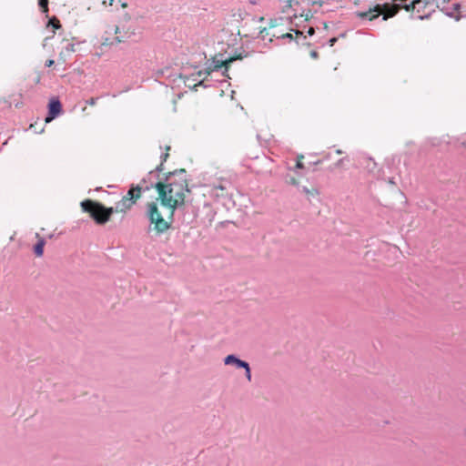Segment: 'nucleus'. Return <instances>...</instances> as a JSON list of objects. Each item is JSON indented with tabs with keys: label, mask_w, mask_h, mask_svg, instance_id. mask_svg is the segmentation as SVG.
Instances as JSON below:
<instances>
[{
	"label": "nucleus",
	"mask_w": 466,
	"mask_h": 466,
	"mask_svg": "<svg viewBox=\"0 0 466 466\" xmlns=\"http://www.w3.org/2000/svg\"><path fill=\"white\" fill-rule=\"evenodd\" d=\"M310 11H309V13L307 14H304V12H302L299 16H304V21H309L310 19V17L312 16L311 15H309Z\"/></svg>",
	"instance_id": "39"
},
{
	"label": "nucleus",
	"mask_w": 466,
	"mask_h": 466,
	"mask_svg": "<svg viewBox=\"0 0 466 466\" xmlns=\"http://www.w3.org/2000/svg\"><path fill=\"white\" fill-rule=\"evenodd\" d=\"M64 113L63 105L58 96H52L47 103V113L45 121L49 123Z\"/></svg>",
	"instance_id": "6"
},
{
	"label": "nucleus",
	"mask_w": 466,
	"mask_h": 466,
	"mask_svg": "<svg viewBox=\"0 0 466 466\" xmlns=\"http://www.w3.org/2000/svg\"><path fill=\"white\" fill-rule=\"evenodd\" d=\"M165 149H166V152L168 153V151L171 149V147L170 146H166Z\"/></svg>",
	"instance_id": "51"
},
{
	"label": "nucleus",
	"mask_w": 466,
	"mask_h": 466,
	"mask_svg": "<svg viewBox=\"0 0 466 466\" xmlns=\"http://www.w3.org/2000/svg\"><path fill=\"white\" fill-rule=\"evenodd\" d=\"M346 35H347V32H343V33H340L338 37L344 38V37H346Z\"/></svg>",
	"instance_id": "46"
},
{
	"label": "nucleus",
	"mask_w": 466,
	"mask_h": 466,
	"mask_svg": "<svg viewBox=\"0 0 466 466\" xmlns=\"http://www.w3.org/2000/svg\"><path fill=\"white\" fill-rule=\"evenodd\" d=\"M90 202H86V204H89ZM92 204L96 205L100 210L105 212V215L103 218H96L94 216V223L97 226H104L106 225L110 219L113 214L116 212H120L119 210H116L115 207H106L102 202H91Z\"/></svg>",
	"instance_id": "7"
},
{
	"label": "nucleus",
	"mask_w": 466,
	"mask_h": 466,
	"mask_svg": "<svg viewBox=\"0 0 466 466\" xmlns=\"http://www.w3.org/2000/svg\"><path fill=\"white\" fill-rule=\"evenodd\" d=\"M49 0H38L37 5L39 7V10L42 14H44L46 16H48L49 15V7H48Z\"/></svg>",
	"instance_id": "20"
},
{
	"label": "nucleus",
	"mask_w": 466,
	"mask_h": 466,
	"mask_svg": "<svg viewBox=\"0 0 466 466\" xmlns=\"http://www.w3.org/2000/svg\"><path fill=\"white\" fill-rule=\"evenodd\" d=\"M127 5L126 3H122V4H121V6H122V7H127Z\"/></svg>",
	"instance_id": "56"
},
{
	"label": "nucleus",
	"mask_w": 466,
	"mask_h": 466,
	"mask_svg": "<svg viewBox=\"0 0 466 466\" xmlns=\"http://www.w3.org/2000/svg\"><path fill=\"white\" fill-rule=\"evenodd\" d=\"M208 76H206L203 79L199 80L198 82L195 83L192 86V90H197L198 86H202L204 88L208 87L209 86L206 84Z\"/></svg>",
	"instance_id": "23"
},
{
	"label": "nucleus",
	"mask_w": 466,
	"mask_h": 466,
	"mask_svg": "<svg viewBox=\"0 0 466 466\" xmlns=\"http://www.w3.org/2000/svg\"><path fill=\"white\" fill-rule=\"evenodd\" d=\"M3 101H4V103H5V104H6V105H7V106H8V107H11V106H12V103H11L10 101H8V100H6V99H4Z\"/></svg>",
	"instance_id": "47"
},
{
	"label": "nucleus",
	"mask_w": 466,
	"mask_h": 466,
	"mask_svg": "<svg viewBox=\"0 0 466 466\" xmlns=\"http://www.w3.org/2000/svg\"><path fill=\"white\" fill-rule=\"evenodd\" d=\"M145 183H147V179H141L138 184H131L127 195H125L124 197L132 201L133 198H136V196H137L138 200L143 192L148 191L151 188H153V187H150V184L144 186Z\"/></svg>",
	"instance_id": "8"
},
{
	"label": "nucleus",
	"mask_w": 466,
	"mask_h": 466,
	"mask_svg": "<svg viewBox=\"0 0 466 466\" xmlns=\"http://www.w3.org/2000/svg\"><path fill=\"white\" fill-rule=\"evenodd\" d=\"M323 162V159H319L315 162H310L309 165H314V166H317V165H319Z\"/></svg>",
	"instance_id": "45"
},
{
	"label": "nucleus",
	"mask_w": 466,
	"mask_h": 466,
	"mask_svg": "<svg viewBox=\"0 0 466 466\" xmlns=\"http://www.w3.org/2000/svg\"><path fill=\"white\" fill-rule=\"evenodd\" d=\"M24 103L22 101H17L15 103V106L16 108H21L23 106Z\"/></svg>",
	"instance_id": "44"
},
{
	"label": "nucleus",
	"mask_w": 466,
	"mask_h": 466,
	"mask_svg": "<svg viewBox=\"0 0 466 466\" xmlns=\"http://www.w3.org/2000/svg\"><path fill=\"white\" fill-rule=\"evenodd\" d=\"M54 35H55L53 34L52 35H50V36H46V37L44 39V41H43V45H42V46H43V47H46V46L47 43H48V42H50V40L54 38Z\"/></svg>",
	"instance_id": "36"
},
{
	"label": "nucleus",
	"mask_w": 466,
	"mask_h": 466,
	"mask_svg": "<svg viewBox=\"0 0 466 466\" xmlns=\"http://www.w3.org/2000/svg\"><path fill=\"white\" fill-rule=\"evenodd\" d=\"M299 188L300 191H302L303 193H305L307 195L309 200L310 199V196L319 194V191L316 188L309 189L306 186H302V187L299 186Z\"/></svg>",
	"instance_id": "21"
},
{
	"label": "nucleus",
	"mask_w": 466,
	"mask_h": 466,
	"mask_svg": "<svg viewBox=\"0 0 466 466\" xmlns=\"http://www.w3.org/2000/svg\"><path fill=\"white\" fill-rule=\"evenodd\" d=\"M304 158V156L303 155H298L297 156V160L296 161H302V159Z\"/></svg>",
	"instance_id": "48"
},
{
	"label": "nucleus",
	"mask_w": 466,
	"mask_h": 466,
	"mask_svg": "<svg viewBox=\"0 0 466 466\" xmlns=\"http://www.w3.org/2000/svg\"><path fill=\"white\" fill-rule=\"evenodd\" d=\"M191 217H192V216H189V215L187 213V215H186V219H189V218H191Z\"/></svg>",
	"instance_id": "55"
},
{
	"label": "nucleus",
	"mask_w": 466,
	"mask_h": 466,
	"mask_svg": "<svg viewBox=\"0 0 466 466\" xmlns=\"http://www.w3.org/2000/svg\"><path fill=\"white\" fill-rule=\"evenodd\" d=\"M224 364L228 366H235L236 369H243L247 363H248L246 360H241L238 355L236 354H228L227 355L224 360Z\"/></svg>",
	"instance_id": "11"
},
{
	"label": "nucleus",
	"mask_w": 466,
	"mask_h": 466,
	"mask_svg": "<svg viewBox=\"0 0 466 466\" xmlns=\"http://www.w3.org/2000/svg\"><path fill=\"white\" fill-rule=\"evenodd\" d=\"M338 39H339V37H337V36L330 37V38L328 40L327 44H328L329 46H333L337 43Z\"/></svg>",
	"instance_id": "35"
},
{
	"label": "nucleus",
	"mask_w": 466,
	"mask_h": 466,
	"mask_svg": "<svg viewBox=\"0 0 466 466\" xmlns=\"http://www.w3.org/2000/svg\"><path fill=\"white\" fill-rule=\"evenodd\" d=\"M315 34V29L313 27H309L307 31V35L309 36H312Z\"/></svg>",
	"instance_id": "43"
},
{
	"label": "nucleus",
	"mask_w": 466,
	"mask_h": 466,
	"mask_svg": "<svg viewBox=\"0 0 466 466\" xmlns=\"http://www.w3.org/2000/svg\"><path fill=\"white\" fill-rule=\"evenodd\" d=\"M336 153H337V154H339V155H340V154H342L343 152H342V150L338 149V150H336Z\"/></svg>",
	"instance_id": "54"
},
{
	"label": "nucleus",
	"mask_w": 466,
	"mask_h": 466,
	"mask_svg": "<svg viewBox=\"0 0 466 466\" xmlns=\"http://www.w3.org/2000/svg\"><path fill=\"white\" fill-rule=\"evenodd\" d=\"M47 22L46 24V28H52V32L55 35L56 31L62 28V24L56 15L46 16Z\"/></svg>",
	"instance_id": "16"
},
{
	"label": "nucleus",
	"mask_w": 466,
	"mask_h": 466,
	"mask_svg": "<svg viewBox=\"0 0 466 466\" xmlns=\"http://www.w3.org/2000/svg\"><path fill=\"white\" fill-rule=\"evenodd\" d=\"M169 157V154L167 152H165V153H162L161 156H160V164L159 165H162V167H164V163L167 160V158ZM165 169V167H163Z\"/></svg>",
	"instance_id": "29"
},
{
	"label": "nucleus",
	"mask_w": 466,
	"mask_h": 466,
	"mask_svg": "<svg viewBox=\"0 0 466 466\" xmlns=\"http://www.w3.org/2000/svg\"><path fill=\"white\" fill-rule=\"evenodd\" d=\"M64 51L66 52L67 54H69L71 52H76L75 45L74 44H67L66 46L65 47Z\"/></svg>",
	"instance_id": "31"
},
{
	"label": "nucleus",
	"mask_w": 466,
	"mask_h": 466,
	"mask_svg": "<svg viewBox=\"0 0 466 466\" xmlns=\"http://www.w3.org/2000/svg\"><path fill=\"white\" fill-rule=\"evenodd\" d=\"M231 64H225V66H223L224 67V70L222 71V76H226L228 78H229V76H228V70H229V66H230Z\"/></svg>",
	"instance_id": "32"
},
{
	"label": "nucleus",
	"mask_w": 466,
	"mask_h": 466,
	"mask_svg": "<svg viewBox=\"0 0 466 466\" xmlns=\"http://www.w3.org/2000/svg\"><path fill=\"white\" fill-rule=\"evenodd\" d=\"M285 180L286 183L299 187V183L294 177L287 175Z\"/></svg>",
	"instance_id": "24"
},
{
	"label": "nucleus",
	"mask_w": 466,
	"mask_h": 466,
	"mask_svg": "<svg viewBox=\"0 0 466 466\" xmlns=\"http://www.w3.org/2000/svg\"><path fill=\"white\" fill-rule=\"evenodd\" d=\"M264 20V17L259 18V22H262Z\"/></svg>",
	"instance_id": "60"
},
{
	"label": "nucleus",
	"mask_w": 466,
	"mask_h": 466,
	"mask_svg": "<svg viewBox=\"0 0 466 466\" xmlns=\"http://www.w3.org/2000/svg\"><path fill=\"white\" fill-rule=\"evenodd\" d=\"M225 64H228L227 59H218L217 56L212 57L211 61L207 62V66L203 70H199L197 72V75L198 76H201L203 75L210 76L212 72L214 71H219L223 68Z\"/></svg>",
	"instance_id": "10"
},
{
	"label": "nucleus",
	"mask_w": 466,
	"mask_h": 466,
	"mask_svg": "<svg viewBox=\"0 0 466 466\" xmlns=\"http://www.w3.org/2000/svg\"><path fill=\"white\" fill-rule=\"evenodd\" d=\"M250 3L253 4V5L257 4V2L255 0H250Z\"/></svg>",
	"instance_id": "57"
},
{
	"label": "nucleus",
	"mask_w": 466,
	"mask_h": 466,
	"mask_svg": "<svg viewBox=\"0 0 466 466\" xmlns=\"http://www.w3.org/2000/svg\"><path fill=\"white\" fill-rule=\"evenodd\" d=\"M118 32H119V28H118V27H116V34H118Z\"/></svg>",
	"instance_id": "59"
},
{
	"label": "nucleus",
	"mask_w": 466,
	"mask_h": 466,
	"mask_svg": "<svg viewBox=\"0 0 466 466\" xmlns=\"http://www.w3.org/2000/svg\"><path fill=\"white\" fill-rule=\"evenodd\" d=\"M164 168L162 165H158L154 170H151L147 173V177H143L142 179H147V183L145 185H149L152 182H157L158 180H161L162 175H163Z\"/></svg>",
	"instance_id": "12"
},
{
	"label": "nucleus",
	"mask_w": 466,
	"mask_h": 466,
	"mask_svg": "<svg viewBox=\"0 0 466 466\" xmlns=\"http://www.w3.org/2000/svg\"><path fill=\"white\" fill-rule=\"evenodd\" d=\"M55 65V60L54 59H47L46 62H45V66L46 67H51Z\"/></svg>",
	"instance_id": "38"
},
{
	"label": "nucleus",
	"mask_w": 466,
	"mask_h": 466,
	"mask_svg": "<svg viewBox=\"0 0 466 466\" xmlns=\"http://www.w3.org/2000/svg\"><path fill=\"white\" fill-rule=\"evenodd\" d=\"M282 39H288L289 41H293L295 40L297 44H299V41L296 37L293 36V35L291 33H286V34H283L281 36H280Z\"/></svg>",
	"instance_id": "27"
},
{
	"label": "nucleus",
	"mask_w": 466,
	"mask_h": 466,
	"mask_svg": "<svg viewBox=\"0 0 466 466\" xmlns=\"http://www.w3.org/2000/svg\"><path fill=\"white\" fill-rule=\"evenodd\" d=\"M157 201L163 208L169 209L167 218L174 222L175 213L185 206V202H188L186 194L177 193V196L160 193Z\"/></svg>",
	"instance_id": "4"
},
{
	"label": "nucleus",
	"mask_w": 466,
	"mask_h": 466,
	"mask_svg": "<svg viewBox=\"0 0 466 466\" xmlns=\"http://www.w3.org/2000/svg\"><path fill=\"white\" fill-rule=\"evenodd\" d=\"M291 31H293L297 36H303L304 39L307 38V35H303V33L299 30H297V29H291Z\"/></svg>",
	"instance_id": "40"
},
{
	"label": "nucleus",
	"mask_w": 466,
	"mask_h": 466,
	"mask_svg": "<svg viewBox=\"0 0 466 466\" xmlns=\"http://www.w3.org/2000/svg\"><path fill=\"white\" fill-rule=\"evenodd\" d=\"M254 51L248 52L244 48V45L234 50V54L227 58L228 64H232L236 60H242L248 57Z\"/></svg>",
	"instance_id": "13"
},
{
	"label": "nucleus",
	"mask_w": 466,
	"mask_h": 466,
	"mask_svg": "<svg viewBox=\"0 0 466 466\" xmlns=\"http://www.w3.org/2000/svg\"><path fill=\"white\" fill-rule=\"evenodd\" d=\"M245 370V377L246 379L250 382L252 380V373H251V368L249 363H247V365L243 368Z\"/></svg>",
	"instance_id": "25"
},
{
	"label": "nucleus",
	"mask_w": 466,
	"mask_h": 466,
	"mask_svg": "<svg viewBox=\"0 0 466 466\" xmlns=\"http://www.w3.org/2000/svg\"><path fill=\"white\" fill-rule=\"evenodd\" d=\"M350 159L348 157H342V158H339L337 162L334 163V168H339V167H344L345 165V162H349Z\"/></svg>",
	"instance_id": "26"
},
{
	"label": "nucleus",
	"mask_w": 466,
	"mask_h": 466,
	"mask_svg": "<svg viewBox=\"0 0 466 466\" xmlns=\"http://www.w3.org/2000/svg\"><path fill=\"white\" fill-rule=\"evenodd\" d=\"M217 188H219V189H221V190H224V189H225V187H224L223 186H221V185L218 186V187H217Z\"/></svg>",
	"instance_id": "52"
},
{
	"label": "nucleus",
	"mask_w": 466,
	"mask_h": 466,
	"mask_svg": "<svg viewBox=\"0 0 466 466\" xmlns=\"http://www.w3.org/2000/svg\"><path fill=\"white\" fill-rule=\"evenodd\" d=\"M297 17H298V15L294 14L293 16L289 17V22L292 23L293 19L297 18Z\"/></svg>",
	"instance_id": "50"
},
{
	"label": "nucleus",
	"mask_w": 466,
	"mask_h": 466,
	"mask_svg": "<svg viewBox=\"0 0 466 466\" xmlns=\"http://www.w3.org/2000/svg\"><path fill=\"white\" fill-rule=\"evenodd\" d=\"M407 1L391 0V3L376 4L367 11H357L355 14L361 20L372 21L382 15V20L387 21L389 18L395 16L401 8L407 12L414 13L417 5L423 3V0H412L409 4Z\"/></svg>",
	"instance_id": "1"
},
{
	"label": "nucleus",
	"mask_w": 466,
	"mask_h": 466,
	"mask_svg": "<svg viewBox=\"0 0 466 466\" xmlns=\"http://www.w3.org/2000/svg\"><path fill=\"white\" fill-rule=\"evenodd\" d=\"M114 2H115V0H108V2L104 1L103 3H104L105 5H106V3H108V5H113V3H114Z\"/></svg>",
	"instance_id": "49"
},
{
	"label": "nucleus",
	"mask_w": 466,
	"mask_h": 466,
	"mask_svg": "<svg viewBox=\"0 0 466 466\" xmlns=\"http://www.w3.org/2000/svg\"><path fill=\"white\" fill-rule=\"evenodd\" d=\"M116 40L117 42H119V43H120V42H123V40H121L119 36H116Z\"/></svg>",
	"instance_id": "53"
},
{
	"label": "nucleus",
	"mask_w": 466,
	"mask_h": 466,
	"mask_svg": "<svg viewBox=\"0 0 466 466\" xmlns=\"http://www.w3.org/2000/svg\"><path fill=\"white\" fill-rule=\"evenodd\" d=\"M293 5H299V2L297 1V0H287L286 1V5L282 7L281 12L282 13H287L288 10L292 7Z\"/></svg>",
	"instance_id": "22"
},
{
	"label": "nucleus",
	"mask_w": 466,
	"mask_h": 466,
	"mask_svg": "<svg viewBox=\"0 0 466 466\" xmlns=\"http://www.w3.org/2000/svg\"><path fill=\"white\" fill-rule=\"evenodd\" d=\"M324 3V0H314L312 1V5H318L319 6H321Z\"/></svg>",
	"instance_id": "42"
},
{
	"label": "nucleus",
	"mask_w": 466,
	"mask_h": 466,
	"mask_svg": "<svg viewBox=\"0 0 466 466\" xmlns=\"http://www.w3.org/2000/svg\"><path fill=\"white\" fill-rule=\"evenodd\" d=\"M329 155H327V156L323 158V160H324V159H326V158H329Z\"/></svg>",
	"instance_id": "61"
},
{
	"label": "nucleus",
	"mask_w": 466,
	"mask_h": 466,
	"mask_svg": "<svg viewBox=\"0 0 466 466\" xmlns=\"http://www.w3.org/2000/svg\"><path fill=\"white\" fill-rule=\"evenodd\" d=\"M137 201V196L136 198H133V200L130 201L126 197H122L121 200L116 203V210H119L120 212H126L127 210H129L133 205H135Z\"/></svg>",
	"instance_id": "14"
},
{
	"label": "nucleus",
	"mask_w": 466,
	"mask_h": 466,
	"mask_svg": "<svg viewBox=\"0 0 466 466\" xmlns=\"http://www.w3.org/2000/svg\"><path fill=\"white\" fill-rule=\"evenodd\" d=\"M430 4H431V2L423 0V3H420V5H417V8L415 9V12L418 14L417 17L420 20L429 19L431 17V12H430V13H428L426 15H421L420 14V13L424 12L425 8Z\"/></svg>",
	"instance_id": "17"
},
{
	"label": "nucleus",
	"mask_w": 466,
	"mask_h": 466,
	"mask_svg": "<svg viewBox=\"0 0 466 466\" xmlns=\"http://www.w3.org/2000/svg\"><path fill=\"white\" fill-rule=\"evenodd\" d=\"M436 7L447 16L455 19V21H460L462 18L461 14L462 5L461 3H452L450 5V0H437Z\"/></svg>",
	"instance_id": "5"
},
{
	"label": "nucleus",
	"mask_w": 466,
	"mask_h": 466,
	"mask_svg": "<svg viewBox=\"0 0 466 466\" xmlns=\"http://www.w3.org/2000/svg\"><path fill=\"white\" fill-rule=\"evenodd\" d=\"M290 170H304L306 169L305 164L302 161H296L294 168L289 167Z\"/></svg>",
	"instance_id": "28"
},
{
	"label": "nucleus",
	"mask_w": 466,
	"mask_h": 466,
	"mask_svg": "<svg viewBox=\"0 0 466 466\" xmlns=\"http://www.w3.org/2000/svg\"><path fill=\"white\" fill-rule=\"evenodd\" d=\"M309 56L313 59H318L319 57V52L316 50L310 51Z\"/></svg>",
	"instance_id": "37"
},
{
	"label": "nucleus",
	"mask_w": 466,
	"mask_h": 466,
	"mask_svg": "<svg viewBox=\"0 0 466 466\" xmlns=\"http://www.w3.org/2000/svg\"><path fill=\"white\" fill-rule=\"evenodd\" d=\"M35 237L38 238L37 241L33 245V253L35 257L41 258L44 255L46 239L41 238L38 233L35 234Z\"/></svg>",
	"instance_id": "15"
},
{
	"label": "nucleus",
	"mask_w": 466,
	"mask_h": 466,
	"mask_svg": "<svg viewBox=\"0 0 466 466\" xmlns=\"http://www.w3.org/2000/svg\"><path fill=\"white\" fill-rule=\"evenodd\" d=\"M37 130H38V127H35V132L37 133L38 132Z\"/></svg>",
	"instance_id": "63"
},
{
	"label": "nucleus",
	"mask_w": 466,
	"mask_h": 466,
	"mask_svg": "<svg viewBox=\"0 0 466 466\" xmlns=\"http://www.w3.org/2000/svg\"><path fill=\"white\" fill-rule=\"evenodd\" d=\"M186 175L187 170L185 168L163 173L161 180L152 182L150 187L156 188L158 195L166 193L167 195L177 196V193H190L191 187L188 185L190 179L187 178Z\"/></svg>",
	"instance_id": "2"
},
{
	"label": "nucleus",
	"mask_w": 466,
	"mask_h": 466,
	"mask_svg": "<svg viewBox=\"0 0 466 466\" xmlns=\"http://www.w3.org/2000/svg\"><path fill=\"white\" fill-rule=\"evenodd\" d=\"M48 238H54V234H50V235L48 236Z\"/></svg>",
	"instance_id": "58"
},
{
	"label": "nucleus",
	"mask_w": 466,
	"mask_h": 466,
	"mask_svg": "<svg viewBox=\"0 0 466 466\" xmlns=\"http://www.w3.org/2000/svg\"><path fill=\"white\" fill-rule=\"evenodd\" d=\"M98 100V97H90L86 101V103L89 106H95Z\"/></svg>",
	"instance_id": "34"
},
{
	"label": "nucleus",
	"mask_w": 466,
	"mask_h": 466,
	"mask_svg": "<svg viewBox=\"0 0 466 466\" xmlns=\"http://www.w3.org/2000/svg\"><path fill=\"white\" fill-rule=\"evenodd\" d=\"M277 25H278V24H277V19H276V18H275V19H270V20H269V27H271V28H272V27H275V26H277Z\"/></svg>",
	"instance_id": "41"
},
{
	"label": "nucleus",
	"mask_w": 466,
	"mask_h": 466,
	"mask_svg": "<svg viewBox=\"0 0 466 466\" xmlns=\"http://www.w3.org/2000/svg\"><path fill=\"white\" fill-rule=\"evenodd\" d=\"M187 202H185V206L182 208H179L177 211L182 213V215H183L182 222L187 224V225H189V224H191L195 220L196 215L194 214V215H192L191 218L186 219V215L188 212L187 211Z\"/></svg>",
	"instance_id": "19"
},
{
	"label": "nucleus",
	"mask_w": 466,
	"mask_h": 466,
	"mask_svg": "<svg viewBox=\"0 0 466 466\" xmlns=\"http://www.w3.org/2000/svg\"><path fill=\"white\" fill-rule=\"evenodd\" d=\"M86 202H99L98 200H94L91 198H86L80 202L81 210L85 213H88L90 218L94 221V216L96 218H103L105 212L100 210L96 205L89 203L85 204Z\"/></svg>",
	"instance_id": "9"
},
{
	"label": "nucleus",
	"mask_w": 466,
	"mask_h": 466,
	"mask_svg": "<svg viewBox=\"0 0 466 466\" xmlns=\"http://www.w3.org/2000/svg\"><path fill=\"white\" fill-rule=\"evenodd\" d=\"M197 76H198L197 75V73L192 74L190 76H183L182 74L179 75L180 78H184L185 86L190 89H192V86L195 84L194 82L197 81Z\"/></svg>",
	"instance_id": "18"
},
{
	"label": "nucleus",
	"mask_w": 466,
	"mask_h": 466,
	"mask_svg": "<svg viewBox=\"0 0 466 466\" xmlns=\"http://www.w3.org/2000/svg\"><path fill=\"white\" fill-rule=\"evenodd\" d=\"M66 55H68L66 52L61 51L59 53L58 62L66 63Z\"/></svg>",
	"instance_id": "30"
},
{
	"label": "nucleus",
	"mask_w": 466,
	"mask_h": 466,
	"mask_svg": "<svg viewBox=\"0 0 466 466\" xmlns=\"http://www.w3.org/2000/svg\"><path fill=\"white\" fill-rule=\"evenodd\" d=\"M267 35H268L267 28L264 27L259 31L258 37L264 40Z\"/></svg>",
	"instance_id": "33"
},
{
	"label": "nucleus",
	"mask_w": 466,
	"mask_h": 466,
	"mask_svg": "<svg viewBox=\"0 0 466 466\" xmlns=\"http://www.w3.org/2000/svg\"><path fill=\"white\" fill-rule=\"evenodd\" d=\"M324 27H325V29H328V25H327V24H325V25H324Z\"/></svg>",
	"instance_id": "62"
},
{
	"label": "nucleus",
	"mask_w": 466,
	"mask_h": 466,
	"mask_svg": "<svg viewBox=\"0 0 466 466\" xmlns=\"http://www.w3.org/2000/svg\"><path fill=\"white\" fill-rule=\"evenodd\" d=\"M159 201L147 202L145 205V218L148 221L147 233L154 231L156 236H160L172 227V221L165 219L158 208Z\"/></svg>",
	"instance_id": "3"
}]
</instances>
